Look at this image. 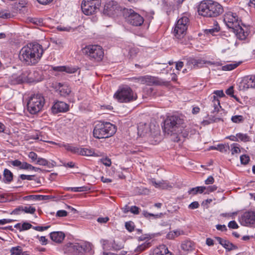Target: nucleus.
Returning a JSON list of instances; mask_svg holds the SVG:
<instances>
[{
	"label": "nucleus",
	"instance_id": "nucleus-43",
	"mask_svg": "<svg viewBox=\"0 0 255 255\" xmlns=\"http://www.w3.org/2000/svg\"><path fill=\"white\" fill-rule=\"evenodd\" d=\"M231 120L233 123H239L243 122L244 118L241 115H237L233 116Z\"/></svg>",
	"mask_w": 255,
	"mask_h": 255
},
{
	"label": "nucleus",
	"instance_id": "nucleus-44",
	"mask_svg": "<svg viewBox=\"0 0 255 255\" xmlns=\"http://www.w3.org/2000/svg\"><path fill=\"white\" fill-rule=\"evenodd\" d=\"M211 122H210L208 120H204L203 121V124L204 125H208L209 124H210L211 123H212V122H218L220 121H223V120H222L221 118H216V117H213L212 119H210Z\"/></svg>",
	"mask_w": 255,
	"mask_h": 255
},
{
	"label": "nucleus",
	"instance_id": "nucleus-31",
	"mask_svg": "<svg viewBox=\"0 0 255 255\" xmlns=\"http://www.w3.org/2000/svg\"><path fill=\"white\" fill-rule=\"evenodd\" d=\"M222 246L228 251H231L238 249V247L234 245L228 240H226L225 241Z\"/></svg>",
	"mask_w": 255,
	"mask_h": 255
},
{
	"label": "nucleus",
	"instance_id": "nucleus-12",
	"mask_svg": "<svg viewBox=\"0 0 255 255\" xmlns=\"http://www.w3.org/2000/svg\"><path fill=\"white\" fill-rule=\"evenodd\" d=\"M123 8L115 0H109L104 5L103 12L105 14L113 16L123 12Z\"/></svg>",
	"mask_w": 255,
	"mask_h": 255
},
{
	"label": "nucleus",
	"instance_id": "nucleus-2",
	"mask_svg": "<svg viewBox=\"0 0 255 255\" xmlns=\"http://www.w3.org/2000/svg\"><path fill=\"white\" fill-rule=\"evenodd\" d=\"M184 121L178 116L168 117L164 122L163 131L167 134L179 135L183 134L184 137L188 135L187 131L183 132Z\"/></svg>",
	"mask_w": 255,
	"mask_h": 255
},
{
	"label": "nucleus",
	"instance_id": "nucleus-39",
	"mask_svg": "<svg viewBox=\"0 0 255 255\" xmlns=\"http://www.w3.org/2000/svg\"><path fill=\"white\" fill-rule=\"evenodd\" d=\"M10 252L11 253L10 255H20L22 253V250L20 247L17 246L12 248Z\"/></svg>",
	"mask_w": 255,
	"mask_h": 255
},
{
	"label": "nucleus",
	"instance_id": "nucleus-25",
	"mask_svg": "<svg viewBox=\"0 0 255 255\" xmlns=\"http://www.w3.org/2000/svg\"><path fill=\"white\" fill-rule=\"evenodd\" d=\"M181 248L185 252L191 251L194 249V243L191 241H185L181 244Z\"/></svg>",
	"mask_w": 255,
	"mask_h": 255
},
{
	"label": "nucleus",
	"instance_id": "nucleus-50",
	"mask_svg": "<svg viewBox=\"0 0 255 255\" xmlns=\"http://www.w3.org/2000/svg\"><path fill=\"white\" fill-rule=\"evenodd\" d=\"M101 162L107 166H110L112 164L111 159L109 158L106 157L100 159Z\"/></svg>",
	"mask_w": 255,
	"mask_h": 255
},
{
	"label": "nucleus",
	"instance_id": "nucleus-47",
	"mask_svg": "<svg viewBox=\"0 0 255 255\" xmlns=\"http://www.w3.org/2000/svg\"><path fill=\"white\" fill-rule=\"evenodd\" d=\"M240 160L242 164L246 165L250 161V157L247 155H242L240 157Z\"/></svg>",
	"mask_w": 255,
	"mask_h": 255
},
{
	"label": "nucleus",
	"instance_id": "nucleus-28",
	"mask_svg": "<svg viewBox=\"0 0 255 255\" xmlns=\"http://www.w3.org/2000/svg\"><path fill=\"white\" fill-rule=\"evenodd\" d=\"M184 232L183 231L177 230L174 231L169 232L166 235V238L168 239L172 240L174 239L175 237H177L178 236L183 235Z\"/></svg>",
	"mask_w": 255,
	"mask_h": 255
},
{
	"label": "nucleus",
	"instance_id": "nucleus-57",
	"mask_svg": "<svg viewBox=\"0 0 255 255\" xmlns=\"http://www.w3.org/2000/svg\"><path fill=\"white\" fill-rule=\"evenodd\" d=\"M28 157L30 158L32 161H34L37 160L38 156L37 154L34 152L31 151L28 154Z\"/></svg>",
	"mask_w": 255,
	"mask_h": 255
},
{
	"label": "nucleus",
	"instance_id": "nucleus-9",
	"mask_svg": "<svg viewBox=\"0 0 255 255\" xmlns=\"http://www.w3.org/2000/svg\"><path fill=\"white\" fill-rule=\"evenodd\" d=\"M83 52L89 57L97 61H101L104 57V51L102 47L98 45H91L83 49Z\"/></svg>",
	"mask_w": 255,
	"mask_h": 255
},
{
	"label": "nucleus",
	"instance_id": "nucleus-49",
	"mask_svg": "<svg viewBox=\"0 0 255 255\" xmlns=\"http://www.w3.org/2000/svg\"><path fill=\"white\" fill-rule=\"evenodd\" d=\"M39 195H32L25 196L23 199L25 200H38Z\"/></svg>",
	"mask_w": 255,
	"mask_h": 255
},
{
	"label": "nucleus",
	"instance_id": "nucleus-11",
	"mask_svg": "<svg viewBox=\"0 0 255 255\" xmlns=\"http://www.w3.org/2000/svg\"><path fill=\"white\" fill-rule=\"evenodd\" d=\"M101 4V0H83L81 9L85 14L92 15L98 11Z\"/></svg>",
	"mask_w": 255,
	"mask_h": 255
},
{
	"label": "nucleus",
	"instance_id": "nucleus-10",
	"mask_svg": "<svg viewBox=\"0 0 255 255\" xmlns=\"http://www.w3.org/2000/svg\"><path fill=\"white\" fill-rule=\"evenodd\" d=\"M189 23V18L186 16L180 17L176 22L174 29V36L178 39L184 37Z\"/></svg>",
	"mask_w": 255,
	"mask_h": 255
},
{
	"label": "nucleus",
	"instance_id": "nucleus-62",
	"mask_svg": "<svg viewBox=\"0 0 255 255\" xmlns=\"http://www.w3.org/2000/svg\"><path fill=\"white\" fill-rule=\"evenodd\" d=\"M30 168H31V164L26 162H23L21 163L20 169L30 170Z\"/></svg>",
	"mask_w": 255,
	"mask_h": 255
},
{
	"label": "nucleus",
	"instance_id": "nucleus-22",
	"mask_svg": "<svg viewBox=\"0 0 255 255\" xmlns=\"http://www.w3.org/2000/svg\"><path fill=\"white\" fill-rule=\"evenodd\" d=\"M50 239L56 243H61L64 240L65 235L62 232H53L50 234Z\"/></svg>",
	"mask_w": 255,
	"mask_h": 255
},
{
	"label": "nucleus",
	"instance_id": "nucleus-46",
	"mask_svg": "<svg viewBox=\"0 0 255 255\" xmlns=\"http://www.w3.org/2000/svg\"><path fill=\"white\" fill-rule=\"evenodd\" d=\"M48 161L43 158L41 157H38L37 160H36V164L43 165V166H46L48 165Z\"/></svg>",
	"mask_w": 255,
	"mask_h": 255
},
{
	"label": "nucleus",
	"instance_id": "nucleus-60",
	"mask_svg": "<svg viewBox=\"0 0 255 255\" xmlns=\"http://www.w3.org/2000/svg\"><path fill=\"white\" fill-rule=\"evenodd\" d=\"M51 68L54 71L64 72L65 66H52Z\"/></svg>",
	"mask_w": 255,
	"mask_h": 255
},
{
	"label": "nucleus",
	"instance_id": "nucleus-15",
	"mask_svg": "<svg viewBox=\"0 0 255 255\" xmlns=\"http://www.w3.org/2000/svg\"><path fill=\"white\" fill-rule=\"evenodd\" d=\"M205 64H207L209 65H219L217 62L210 61H204L200 59H196L194 58H189L187 63V64L191 68L202 67L203 65Z\"/></svg>",
	"mask_w": 255,
	"mask_h": 255
},
{
	"label": "nucleus",
	"instance_id": "nucleus-64",
	"mask_svg": "<svg viewBox=\"0 0 255 255\" xmlns=\"http://www.w3.org/2000/svg\"><path fill=\"white\" fill-rule=\"evenodd\" d=\"M199 207V203L197 201H195V202L191 203L189 205L188 207L189 209H195L198 208Z\"/></svg>",
	"mask_w": 255,
	"mask_h": 255
},
{
	"label": "nucleus",
	"instance_id": "nucleus-13",
	"mask_svg": "<svg viewBox=\"0 0 255 255\" xmlns=\"http://www.w3.org/2000/svg\"><path fill=\"white\" fill-rule=\"evenodd\" d=\"M239 221L243 226L255 227V211H249L244 212L240 217Z\"/></svg>",
	"mask_w": 255,
	"mask_h": 255
},
{
	"label": "nucleus",
	"instance_id": "nucleus-6",
	"mask_svg": "<svg viewBox=\"0 0 255 255\" xmlns=\"http://www.w3.org/2000/svg\"><path fill=\"white\" fill-rule=\"evenodd\" d=\"M44 104L45 100L41 94H34L27 102V110L31 114H36L41 111Z\"/></svg>",
	"mask_w": 255,
	"mask_h": 255
},
{
	"label": "nucleus",
	"instance_id": "nucleus-33",
	"mask_svg": "<svg viewBox=\"0 0 255 255\" xmlns=\"http://www.w3.org/2000/svg\"><path fill=\"white\" fill-rule=\"evenodd\" d=\"M148 126L147 124L141 125L138 127V133L144 136L147 132Z\"/></svg>",
	"mask_w": 255,
	"mask_h": 255
},
{
	"label": "nucleus",
	"instance_id": "nucleus-30",
	"mask_svg": "<svg viewBox=\"0 0 255 255\" xmlns=\"http://www.w3.org/2000/svg\"><path fill=\"white\" fill-rule=\"evenodd\" d=\"M152 184L156 188H167L168 185L164 181L156 182L154 179L151 180Z\"/></svg>",
	"mask_w": 255,
	"mask_h": 255
},
{
	"label": "nucleus",
	"instance_id": "nucleus-61",
	"mask_svg": "<svg viewBox=\"0 0 255 255\" xmlns=\"http://www.w3.org/2000/svg\"><path fill=\"white\" fill-rule=\"evenodd\" d=\"M228 227L231 229H238L239 228V226L235 221H231L228 224Z\"/></svg>",
	"mask_w": 255,
	"mask_h": 255
},
{
	"label": "nucleus",
	"instance_id": "nucleus-55",
	"mask_svg": "<svg viewBox=\"0 0 255 255\" xmlns=\"http://www.w3.org/2000/svg\"><path fill=\"white\" fill-rule=\"evenodd\" d=\"M230 148L229 145L225 146L223 144L218 145L217 146V150L221 152H226Z\"/></svg>",
	"mask_w": 255,
	"mask_h": 255
},
{
	"label": "nucleus",
	"instance_id": "nucleus-29",
	"mask_svg": "<svg viewBox=\"0 0 255 255\" xmlns=\"http://www.w3.org/2000/svg\"><path fill=\"white\" fill-rule=\"evenodd\" d=\"M206 189V187L205 186H198L195 188H191L189 191L188 193L191 194L195 195L197 193H203Z\"/></svg>",
	"mask_w": 255,
	"mask_h": 255
},
{
	"label": "nucleus",
	"instance_id": "nucleus-38",
	"mask_svg": "<svg viewBox=\"0 0 255 255\" xmlns=\"http://www.w3.org/2000/svg\"><path fill=\"white\" fill-rule=\"evenodd\" d=\"M64 147L67 150L70 151L73 153L78 154L79 153V148L77 147L73 146L69 144L64 145Z\"/></svg>",
	"mask_w": 255,
	"mask_h": 255
},
{
	"label": "nucleus",
	"instance_id": "nucleus-35",
	"mask_svg": "<svg viewBox=\"0 0 255 255\" xmlns=\"http://www.w3.org/2000/svg\"><path fill=\"white\" fill-rule=\"evenodd\" d=\"M240 63L228 64L222 66V69L224 71H230L234 69L239 65Z\"/></svg>",
	"mask_w": 255,
	"mask_h": 255
},
{
	"label": "nucleus",
	"instance_id": "nucleus-4",
	"mask_svg": "<svg viewBox=\"0 0 255 255\" xmlns=\"http://www.w3.org/2000/svg\"><path fill=\"white\" fill-rule=\"evenodd\" d=\"M116 130V126L109 122H99L95 126L93 134L96 138H106L113 135Z\"/></svg>",
	"mask_w": 255,
	"mask_h": 255
},
{
	"label": "nucleus",
	"instance_id": "nucleus-20",
	"mask_svg": "<svg viewBox=\"0 0 255 255\" xmlns=\"http://www.w3.org/2000/svg\"><path fill=\"white\" fill-rule=\"evenodd\" d=\"M35 211V208L31 206H20L14 209L11 214L14 215H18L20 212H24L25 213L33 214Z\"/></svg>",
	"mask_w": 255,
	"mask_h": 255
},
{
	"label": "nucleus",
	"instance_id": "nucleus-59",
	"mask_svg": "<svg viewBox=\"0 0 255 255\" xmlns=\"http://www.w3.org/2000/svg\"><path fill=\"white\" fill-rule=\"evenodd\" d=\"M36 238L38 239L39 241L40 242L42 245H46L47 244V239H46L45 237L41 236L39 237L37 236Z\"/></svg>",
	"mask_w": 255,
	"mask_h": 255
},
{
	"label": "nucleus",
	"instance_id": "nucleus-19",
	"mask_svg": "<svg viewBox=\"0 0 255 255\" xmlns=\"http://www.w3.org/2000/svg\"><path fill=\"white\" fill-rule=\"evenodd\" d=\"M244 90L255 88V75L248 76L244 78L241 83Z\"/></svg>",
	"mask_w": 255,
	"mask_h": 255
},
{
	"label": "nucleus",
	"instance_id": "nucleus-34",
	"mask_svg": "<svg viewBox=\"0 0 255 255\" xmlns=\"http://www.w3.org/2000/svg\"><path fill=\"white\" fill-rule=\"evenodd\" d=\"M142 215L143 216L147 219H150L151 217H153L154 219H158L160 218L162 216V213H159L157 214H153L151 213H149L146 211H143L142 212Z\"/></svg>",
	"mask_w": 255,
	"mask_h": 255
},
{
	"label": "nucleus",
	"instance_id": "nucleus-5",
	"mask_svg": "<svg viewBox=\"0 0 255 255\" xmlns=\"http://www.w3.org/2000/svg\"><path fill=\"white\" fill-rule=\"evenodd\" d=\"M65 253L69 255H84L85 254L91 255L93 251L92 245L88 243H70L65 248Z\"/></svg>",
	"mask_w": 255,
	"mask_h": 255
},
{
	"label": "nucleus",
	"instance_id": "nucleus-16",
	"mask_svg": "<svg viewBox=\"0 0 255 255\" xmlns=\"http://www.w3.org/2000/svg\"><path fill=\"white\" fill-rule=\"evenodd\" d=\"M11 82L12 84H21L24 82L29 83V70L23 71L19 76L13 75Z\"/></svg>",
	"mask_w": 255,
	"mask_h": 255
},
{
	"label": "nucleus",
	"instance_id": "nucleus-56",
	"mask_svg": "<svg viewBox=\"0 0 255 255\" xmlns=\"http://www.w3.org/2000/svg\"><path fill=\"white\" fill-rule=\"evenodd\" d=\"M126 228L129 231L132 232L134 230L133 223L131 222H126L125 224Z\"/></svg>",
	"mask_w": 255,
	"mask_h": 255
},
{
	"label": "nucleus",
	"instance_id": "nucleus-32",
	"mask_svg": "<svg viewBox=\"0 0 255 255\" xmlns=\"http://www.w3.org/2000/svg\"><path fill=\"white\" fill-rule=\"evenodd\" d=\"M3 176L5 182H10L13 178L12 172L8 169H5L3 171Z\"/></svg>",
	"mask_w": 255,
	"mask_h": 255
},
{
	"label": "nucleus",
	"instance_id": "nucleus-53",
	"mask_svg": "<svg viewBox=\"0 0 255 255\" xmlns=\"http://www.w3.org/2000/svg\"><path fill=\"white\" fill-rule=\"evenodd\" d=\"M217 189V186L216 185L209 186L206 187L205 194H209L210 192H214Z\"/></svg>",
	"mask_w": 255,
	"mask_h": 255
},
{
	"label": "nucleus",
	"instance_id": "nucleus-26",
	"mask_svg": "<svg viewBox=\"0 0 255 255\" xmlns=\"http://www.w3.org/2000/svg\"><path fill=\"white\" fill-rule=\"evenodd\" d=\"M211 98L212 99V106L214 107V110L212 113H215L216 112H218L219 111V109L221 108L220 101L215 95L212 97Z\"/></svg>",
	"mask_w": 255,
	"mask_h": 255
},
{
	"label": "nucleus",
	"instance_id": "nucleus-21",
	"mask_svg": "<svg viewBox=\"0 0 255 255\" xmlns=\"http://www.w3.org/2000/svg\"><path fill=\"white\" fill-rule=\"evenodd\" d=\"M164 82L161 81L158 78L151 76H145V84L149 86L161 85L164 84Z\"/></svg>",
	"mask_w": 255,
	"mask_h": 255
},
{
	"label": "nucleus",
	"instance_id": "nucleus-7",
	"mask_svg": "<svg viewBox=\"0 0 255 255\" xmlns=\"http://www.w3.org/2000/svg\"><path fill=\"white\" fill-rule=\"evenodd\" d=\"M114 97L121 103H128L135 100L137 95L132 89L127 86L120 87L114 95Z\"/></svg>",
	"mask_w": 255,
	"mask_h": 255
},
{
	"label": "nucleus",
	"instance_id": "nucleus-42",
	"mask_svg": "<svg viewBox=\"0 0 255 255\" xmlns=\"http://www.w3.org/2000/svg\"><path fill=\"white\" fill-rule=\"evenodd\" d=\"M77 70L78 68L76 67H69L65 66L64 72L68 74H73L77 72Z\"/></svg>",
	"mask_w": 255,
	"mask_h": 255
},
{
	"label": "nucleus",
	"instance_id": "nucleus-17",
	"mask_svg": "<svg viewBox=\"0 0 255 255\" xmlns=\"http://www.w3.org/2000/svg\"><path fill=\"white\" fill-rule=\"evenodd\" d=\"M233 32L236 34L237 38L240 40H245L249 35L248 28L244 26L239 25L233 29Z\"/></svg>",
	"mask_w": 255,
	"mask_h": 255
},
{
	"label": "nucleus",
	"instance_id": "nucleus-37",
	"mask_svg": "<svg viewBox=\"0 0 255 255\" xmlns=\"http://www.w3.org/2000/svg\"><path fill=\"white\" fill-rule=\"evenodd\" d=\"M238 139L244 142H248L251 140L250 137L247 134L239 133L237 134Z\"/></svg>",
	"mask_w": 255,
	"mask_h": 255
},
{
	"label": "nucleus",
	"instance_id": "nucleus-51",
	"mask_svg": "<svg viewBox=\"0 0 255 255\" xmlns=\"http://www.w3.org/2000/svg\"><path fill=\"white\" fill-rule=\"evenodd\" d=\"M32 227L33 226L30 223L25 222L22 224L20 231L27 230L31 228H32Z\"/></svg>",
	"mask_w": 255,
	"mask_h": 255
},
{
	"label": "nucleus",
	"instance_id": "nucleus-23",
	"mask_svg": "<svg viewBox=\"0 0 255 255\" xmlns=\"http://www.w3.org/2000/svg\"><path fill=\"white\" fill-rule=\"evenodd\" d=\"M58 87L59 94L62 96L66 97L71 93V89L67 85L58 83Z\"/></svg>",
	"mask_w": 255,
	"mask_h": 255
},
{
	"label": "nucleus",
	"instance_id": "nucleus-24",
	"mask_svg": "<svg viewBox=\"0 0 255 255\" xmlns=\"http://www.w3.org/2000/svg\"><path fill=\"white\" fill-rule=\"evenodd\" d=\"M78 154L83 156H99V154L95 153L92 149L88 148H79Z\"/></svg>",
	"mask_w": 255,
	"mask_h": 255
},
{
	"label": "nucleus",
	"instance_id": "nucleus-54",
	"mask_svg": "<svg viewBox=\"0 0 255 255\" xmlns=\"http://www.w3.org/2000/svg\"><path fill=\"white\" fill-rule=\"evenodd\" d=\"M112 248L115 250H120L123 248V245L122 244L116 243V241H114L112 244Z\"/></svg>",
	"mask_w": 255,
	"mask_h": 255
},
{
	"label": "nucleus",
	"instance_id": "nucleus-48",
	"mask_svg": "<svg viewBox=\"0 0 255 255\" xmlns=\"http://www.w3.org/2000/svg\"><path fill=\"white\" fill-rule=\"evenodd\" d=\"M214 27L213 28L209 29L210 33L217 32L219 31L220 28L219 24L216 21H214Z\"/></svg>",
	"mask_w": 255,
	"mask_h": 255
},
{
	"label": "nucleus",
	"instance_id": "nucleus-52",
	"mask_svg": "<svg viewBox=\"0 0 255 255\" xmlns=\"http://www.w3.org/2000/svg\"><path fill=\"white\" fill-rule=\"evenodd\" d=\"M50 226H46L44 227L42 226H33L32 229L34 230L39 231V232H42L44 231H45L49 229L50 228Z\"/></svg>",
	"mask_w": 255,
	"mask_h": 255
},
{
	"label": "nucleus",
	"instance_id": "nucleus-36",
	"mask_svg": "<svg viewBox=\"0 0 255 255\" xmlns=\"http://www.w3.org/2000/svg\"><path fill=\"white\" fill-rule=\"evenodd\" d=\"M150 246L149 243L145 242L142 244L139 245L135 250V252L137 253H140L144 251L146 249L149 248Z\"/></svg>",
	"mask_w": 255,
	"mask_h": 255
},
{
	"label": "nucleus",
	"instance_id": "nucleus-3",
	"mask_svg": "<svg viewBox=\"0 0 255 255\" xmlns=\"http://www.w3.org/2000/svg\"><path fill=\"white\" fill-rule=\"evenodd\" d=\"M224 8L219 2L213 0L201 1L198 6V12L206 17H216L222 14Z\"/></svg>",
	"mask_w": 255,
	"mask_h": 255
},
{
	"label": "nucleus",
	"instance_id": "nucleus-41",
	"mask_svg": "<svg viewBox=\"0 0 255 255\" xmlns=\"http://www.w3.org/2000/svg\"><path fill=\"white\" fill-rule=\"evenodd\" d=\"M88 187L86 186H82L79 187H69L67 188V190H70L73 192L86 191L88 190Z\"/></svg>",
	"mask_w": 255,
	"mask_h": 255
},
{
	"label": "nucleus",
	"instance_id": "nucleus-14",
	"mask_svg": "<svg viewBox=\"0 0 255 255\" xmlns=\"http://www.w3.org/2000/svg\"><path fill=\"white\" fill-rule=\"evenodd\" d=\"M224 21L228 27L232 30L240 25L239 18L236 13L231 11L227 12L225 14Z\"/></svg>",
	"mask_w": 255,
	"mask_h": 255
},
{
	"label": "nucleus",
	"instance_id": "nucleus-1",
	"mask_svg": "<svg viewBox=\"0 0 255 255\" xmlns=\"http://www.w3.org/2000/svg\"><path fill=\"white\" fill-rule=\"evenodd\" d=\"M43 52L41 45L31 43L22 48L19 52V58L26 65H34L39 61Z\"/></svg>",
	"mask_w": 255,
	"mask_h": 255
},
{
	"label": "nucleus",
	"instance_id": "nucleus-45",
	"mask_svg": "<svg viewBox=\"0 0 255 255\" xmlns=\"http://www.w3.org/2000/svg\"><path fill=\"white\" fill-rule=\"evenodd\" d=\"M226 93L230 96L231 97L235 99L237 101H238V98L234 95V88L233 86L230 87L226 91Z\"/></svg>",
	"mask_w": 255,
	"mask_h": 255
},
{
	"label": "nucleus",
	"instance_id": "nucleus-18",
	"mask_svg": "<svg viewBox=\"0 0 255 255\" xmlns=\"http://www.w3.org/2000/svg\"><path fill=\"white\" fill-rule=\"evenodd\" d=\"M68 109L69 106L66 103L60 101L55 103L51 108L52 112L54 114L66 112Z\"/></svg>",
	"mask_w": 255,
	"mask_h": 255
},
{
	"label": "nucleus",
	"instance_id": "nucleus-8",
	"mask_svg": "<svg viewBox=\"0 0 255 255\" xmlns=\"http://www.w3.org/2000/svg\"><path fill=\"white\" fill-rule=\"evenodd\" d=\"M123 14L127 22L132 26H140L143 23V17L131 8H124Z\"/></svg>",
	"mask_w": 255,
	"mask_h": 255
},
{
	"label": "nucleus",
	"instance_id": "nucleus-40",
	"mask_svg": "<svg viewBox=\"0 0 255 255\" xmlns=\"http://www.w3.org/2000/svg\"><path fill=\"white\" fill-rule=\"evenodd\" d=\"M231 151L232 155L239 153L241 152V150L237 143H233L231 145Z\"/></svg>",
	"mask_w": 255,
	"mask_h": 255
},
{
	"label": "nucleus",
	"instance_id": "nucleus-63",
	"mask_svg": "<svg viewBox=\"0 0 255 255\" xmlns=\"http://www.w3.org/2000/svg\"><path fill=\"white\" fill-rule=\"evenodd\" d=\"M139 208L136 206L131 207L130 208V211L131 213L137 215L139 214Z\"/></svg>",
	"mask_w": 255,
	"mask_h": 255
},
{
	"label": "nucleus",
	"instance_id": "nucleus-58",
	"mask_svg": "<svg viewBox=\"0 0 255 255\" xmlns=\"http://www.w3.org/2000/svg\"><path fill=\"white\" fill-rule=\"evenodd\" d=\"M132 80H138V83L140 84H145V76L133 77L132 78Z\"/></svg>",
	"mask_w": 255,
	"mask_h": 255
},
{
	"label": "nucleus",
	"instance_id": "nucleus-27",
	"mask_svg": "<svg viewBox=\"0 0 255 255\" xmlns=\"http://www.w3.org/2000/svg\"><path fill=\"white\" fill-rule=\"evenodd\" d=\"M39 81V74L37 72L29 70V83L37 82Z\"/></svg>",
	"mask_w": 255,
	"mask_h": 255
}]
</instances>
